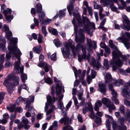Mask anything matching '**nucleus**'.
I'll use <instances>...</instances> for the list:
<instances>
[{
  "label": "nucleus",
  "instance_id": "nucleus-12",
  "mask_svg": "<svg viewBox=\"0 0 130 130\" xmlns=\"http://www.w3.org/2000/svg\"><path fill=\"white\" fill-rule=\"evenodd\" d=\"M117 40L120 42L123 43L127 49L130 47V43L128 42V39H123L121 37H119L117 39Z\"/></svg>",
  "mask_w": 130,
  "mask_h": 130
},
{
  "label": "nucleus",
  "instance_id": "nucleus-41",
  "mask_svg": "<svg viewBox=\"0 0 130 130\" xmlns=\"http://www.w3.org/2000/svg\"><path fill=\"white\" fill-rule=\"evenodd\" d=\"M22 122L24 124H28L29 121L28 119L25 117H23L22 118Z\"/></svg>",
  "mask_w": 130,
  "mask_h": 130
},
{
  "label": "nucleus",
  "instance_id": "nucleus-35",
  "mask_svg": "<svg viewBox=\"0 0 130 130\" xmlns=\"http://www.w3.org/2000/svg\"><path fill=\"white\" fill-rule=\"evenodd\" d=\"M66 9H63L62 10H60L59 12V16L60 18L65 16Z\"/></svg>",
  "mask_w": 130,
  "mask_h": 130
},
{
  "label": "nucleus",
  "instance_id": "nucleus-19",
  "mask_svg": "<svg viewBox=\"0 0 130 130\" xmlns=\"http://www.w3.org/2000/svg\"><path fill=\"white\" fill-rule=\"evenodd\" d=\"M105 82L107 83L110 82H113V80L112 79L111 74L109 73H106V75L105 78Z\"/></svg>",
  "mask_w": 130,
  "mask_h": 130
},
{
  "label": "nucleus",
  "instance_id": "nucleus-63",
  "mask_svg": "<svg viewBox=\"0 0 130 130\" xmlns=\"http://www.w3.org/2000/svg\"><path fill=\"white\" fill-rule=\"evenodd\" d=\"M105 52L108 54H109L110 53V50L108 47H106L104 48Z\"/></svg>",
  "mask_w": 130,
  "mask_h": 130
},
{
  "label": "nucleus",
  "instance_id": "nucleus-18",
  "mask_svg": "<svg viewBox=\"0 0 130 130\" xmlns=\"http://www.w3.org/2000/svg\"><path fill=\"white\" fill-rule=\"evenodd\" d=\"M101 2L102 3L104 6H106L108 8L110 7V5L113 4L111 0H101Z\"/></svg>",
  "mask_w": 130,
  "mask_h": 130
},
{
  "label": "nucleus",
  "instance_id": "nucleus-59",
  "mask_svg": "<svg viewBox=\"0 0 130 130\" xmlns=\"http://www.w3.org/2000/svg\"><path fill=\"white\" fill-rule=\"evenodd\" d=\"M26 108H27L28 107V111H30L31 112V113H34V112H32V110H33V108L32 107L30 106L28 107V105L27 104L26 106Z\"/></svg>",
  "mask_w": 130,
  "mask_h": 130
},
{
  "label": "nucleus",
  "instance_id": "nucleus-8",
  "mask_svg": "<svg viewBox=\"0 0 130 130\" xmlns=\"http://www.w3.org/2000/svg\"><path fill=\"white\" fill-rule=\"evenodd\" d=\"M123 24L121 26V27L123 29L127 30H130V21L127 17L125 15H122Z\"/></svg>",
  "mask_w": 130,
  "mask_h": 130
},
{
  "label": "nucleus",
  "instance_id": "nucleus-53",
  "mask_svg": "<svg viewBox=\"0 0 130 130\" xmlns=\"http://www.w3.org/2000/svg\"><path fill=\"white\" fill-rule=\"evenodd\" d=\"M72 128L70 125H67L63 128V130H72Z\"/></svg>",
  "mask_w": 130,
  "mask_h": 130
},
{
  "label": "nucleus",
  "instance_id": "nucleus-52",
  "mask_svg": "<svg viewBox=\"0 0 130 130\" xmlns=\"http://www.w3.org/2000/svg\"><path fill=\"white\" fill-rule=\"evenodd\" d=\"M112 82L113 83V85L112 84H110L108 86V88L109 90L111 91L114 90L113 88V86H115L113 85L115 84L113 82Z\"/></svg>",
  "mask_w": 130,
  "mask_h": 130
},
{
  "label": "nucleus",
  "instance_id": "nucleus-6",
  "mask_svg": "<svg viewBox=\"0 0 130 130\" xmlns=\"http://www.w3.org/2000/svg\"><path fill=\"white\" fill-rule=\"evenodd\" d=\"M130 110L128 109H127L125 118L124 119V118H122L119 119L118 121L120 123V125L118 130H127V127L123 124V123L127 120L130 123Z\"/></svg>",
  "mask_w": 130,
  "mask_h": 130
},
{
  "label": "nucleus",
  "instance_id": "nucleus-2",
  "mask_svg": "<svg viewBox=\"0 0 130 130\" xmlns=\"http://www.w3.org/2000/svg\"><path fill=\"white\" fill-rule=\"evenodd\" d=\"M72 41L71 40L69 41V43L65 42L64 43V48L61 49L63 55L64 56H68L69 54V48H71L72 52L75 56L79 50L80 49L82 54L81 55H79L78 57V60L80 62H81L83 59L87 60L89 62L90 61V56L86 55V46L84 45L78 44L76 46V48L72 44Z\"/></svg>",
  "mask_w": 130,
  "mask_h": 130
},
{
  "label": "nucleus",
  "instance_id": "nucleus-5",
  "mask_svg": "<svg viewBox=\"0 0 130 130\" xmlns=\"http://www.w3.org/2000/svg\"><path fill=\"white\" fill-rule=\"evenodd\" d=\"M11 76H8L4 82V85L6 87H8L10 86H15L16 85H18L19 84V77L17 76H14V80L15 82L14 83H13L14 82V80H11Z\"/></svg>",
  "mask_w": 130,
  "mask_h": 130
},
{
  "label": "nucleus",
  "instance_id": "nucleus-44",
  "mask_svg": "<svg viewBox=\"0 0 130 130\" xmlns=\"http://www.w3.org/2000/svg\"><path fill=\"white\" fill-rule=\"evenodd\" d=\"M94 9H99V10L101 9H103L100 5L95 3H94Z\"/></svg>",
  "mask_w": 130,
  "mask_h": 130
},
{
  "label": "nucleus",
  "instance_id": "nucleus-23",
  "mask_svg": "<svg viewBox=\"0 0 130 130\" xmlns=\"http://www.w3.org/2000/svg\"><path fill=\"white\" fill-rule=\"evenodd\" d=\"M114 83V86H119L122 85L124 83V81L121 79H119L117 80H113V81Z\"/></svg>",
  "mask_w": 130,
  "mask_h": 130
},
{
  "label": "nucleus",
  "instance_id": "nucleus-4",
  "mask_svg": "<svg viewBox=\"0 0 130 130\" xmlns=\"http://www.w3.org/2000/svg\"><path fill=\"white\" fill-rule=\"evenodd\" d=\"M12 47L11 50H9V52L6 53V58L8 60L11 57V53H12L13 56L16 58V61L15 63L14 72L15 73H18L20 72L22 73L24 70L23 67H20V58L19 56L21 55V53L19 50L17 48L16 45L11 46Z\"/></svg>",
  "mask_w": 130,
  "mask_h": 130
},
{
  "label": "nucleus",
  "instance_id": "nucleus-40",
  "mask_svg": "<svg viewBox=\"0 0 130 130\" xmlns=\"http://www.w3.org/2000/svg\"><path fill=\"white\" fill-rule=\"evenodd\" d=\"M58 108L60 109L63 110L64 108L63 104L61 101H58Z\"/></svg>",
  "mask_w": 130,
  "mask_h": 130
},
{
  "label": "nucleus",
  "instance_id": "nucleus-10",
  "mask_svg": "<svg viewBox=\"0 0 130 130\" xmlns=\"http://www.w3.org/2000/svg\"><path fill=\"white\" fill-rule=\"evenodd\" d=\"M87 50L88 51L91 52L92 48L95 49L96 48V43L95 41L88 38H87Z\"/></svg>",
  "mask_w": 130,
  "mask_h": 130
},
{
  "label": "nucleus",
  "instance_id": "nucleus-58",
  "mask_svg": "<svg viewBox=\"0 0 130 130\" xmlns=\"http://www.w3.org/2000/svg\"><path fill=\"white\" fill-rule=\"evenodd\" d=\"M119 110L120 112L123 114L124 113V106H121L119 108Z\"/></svg>",
  "mask_w": 130,
  "mask_h": 130
},
{
  "label": "nucleus",
  "instance_id": "nucleus-7",
  "mask_svg": "<svg viewBox=\"0 0 130 130\" xmlns=\"http://www.w3.org/2000/svg\"><path fill=\"white\" fill-rule=\"evenodd\" d=\"M6 35L8 40L10 41V42L8 48L10 50L12 48L11 46L16 45L15 43L17 42V39L16 38L12 37V33L10 31H7L6 32Z\"/></svg>",
  "mask_w": 130,
  "mask_h": 130
},
{
  "label": "nucleus",
  "instance_id": "nucleus-54",
  "mask_svg": "<svg viewBox=\"0 0 130 130\" xmlns=\"http://www.w3.org/2000/svg\"><path fill=\"white\" fill-rule=\"evenodd\" d=\"M112 100L114 101L115 103L116 104H119V102L116 97H112Z\"/></svg>",
  "mask_w": 130,
  "mask_h": 130
},
{
  "label": "nucleus",
  "instance_id": "nucleus-27",
  "mask_svg": "<svg viewBox=\"0 0 130 130\" xmlns=\"http://www.w3.org/2000/svg\"><path fill=\"white\" fill-rule=\"evenodd\" d=\"M25 101L27 103L28 102V99L27 98H23L22 97H20V98L17 99L16 100V102L17 104H18L20 102L22 101Z\"/></svg>",
  "mask_w": 130,
  "mask_h": 130
},
{
  "label": "nucleus",
  "instance_id": "nucleus-1",
  "mask_svg": "<svg viewBox=\"0 0 130 130\" xmlns=\"http://www.w3.org/2000/svg\"><path fill=\"white\" fill-rule=\"evenodd\" d=\"M73 15L74 18L73 19L72 23L74 24V32L75 34V40L76 42L77 43H82L84 40L85 36L84 35L81 33L83 30L82 29H80L79 30V31H81L78 36L77 30L78 29L77 26V23H78L79 26V27H83L84 30L87 31L88 34H90L91 36L92 35V33H90V31L91 29V27L93 29L95 28V24L93 23H90L89 19L86 17H83V22L81 21V17L80 15L78 13L76 14L73 13Z\"/></svg>",
  "mask_w": 130,
  "mask_h": 130
},
{
  "label": "nucleus",
  "instance_id": "nucleus-47",
  "mask_svg": "<svg viewBox=\"0 0 130 130\" xmlns=\"http://www.w3.org/2000/svg\"><path fill=\"white\" fill-rule=\"evenodd\" d=\"M41 29L42 33L44 36H46L47 34V32L46 30L45 27L44 26H42Z\"/></svg>",
  "mask_w": 130,
  "mask_h": 130
},
{
  "label": "nucleus",
  "instance_id": "nucleus-17",
  "mask_svg": "<svg viewBox=\"0 0 130 130\" xmlns=\"http://www.w3.org/2000/svg\"><path fill=\"white\" fill-rule=\"evenodd\" d=\"M61 123H64L65 124H68L69 123V118L67 116H65L64 117H62L59 121Z\"/></svg>",
  "mask_w": 130,
  "mask_h": 130
},
{
  "label": "nucleus",
  "instance_id": "nucleus-24",
  "mask_svg": "<svg viewBox=\"0 0 130 130\" xmlns=\"http://www.w3.org/2000/svg\"><path fill=\"white\" fill-rule=\"evenodd\" d=\"M45 17V14L43 12L41 13V14H39V19L42 24H44V21L45 20L44 19Z\"/></svg>",
  "mask_w": 130,
  "mask_h": 130
},
{
  "label": "nucleus",
  "instance_id": "nucleus-26",
  "mask_svg": "<svg viewBox=\"0 0 130 130\" xmlns=\"http://www.w3.org/2000/svg\"><path fill=\"white\" fill-rule=\"evenodd\" d=\"M48 30L50 33L52 34L53 35H56L58 33V32L56 29L53 28L51 27H49L48 28Z\"/></svg>",
  "mask_w": 130,
  "mask_h": 130
},
{
  "label": "nucleus",
  "instance_id": "nucleus-15",
  "mask_svg": "<svg viewBox=\"0 0 130 130\" xmlns=\"http://www.w3.org/2000/svg\"><path fill=\"white\" fill-rule=\"evenodd\" d=\"M6 41L4 37L2 36H0V50H4L5 48V46L3 43H5Z\"/></svg>",
  "mask_w": 130,
  "mask_h": 130
},
{
  "label": "nucleus",
  "instance_id": "nucleus-3",
  "mask_svg": "<svg viewBox=\"0 0 130 130\" xmlns=\"http://www.w3.org/2000/svg\"><path fill=\"white\" fill-rule=\"evenodd\" d=\"M109 44L113 50L112 52V60L111 61V64L112 65L113 70L115 71L118 67L122 66V62L121 61L119 57L121 58L123 60L126 61L127 59V57L126 56L122 55L121 53L118 50L117 47L113 43L112 40L109 41Z\"/></svg>",
  "mask_w": 130,
  "mask_h": 130
},
{
  "label": "nucleus",
  "instance_id": "nucleus-38",
  "mask_svg": "<svg viewBox=\"0 0 130 130\" xmlns=\"http://www.w3.org/2000/svg\"><path fill=\"white\" fill-rule=\"evenodd\" d=\"M103 64L104 68L108 70L109 68V66L108 64V61L107 59H104Z\"/></svg>",
  "mask_w": 130,
  "mask_h": 130
},
{
  "label": "nucleus",
  "instance_id": "nucleus-20",
  "mask_svg": "<svg viewBox=\"0 0 130 130\" xmlns=\"http://www.w3.org/2000/svg\"><path fill=\"white\" fill-rule=\"evenodd\" d=\"M75 0H71L70 2V5L67 7V9L70 15L71 14V11L73 7V3L75 2Z\"/></svg>",
  "mask_w": 130,
  "mask_h": 130
},
{
  "label": "nucleus",
  "instance_id": "nucleus-31",
  "mask_svg": "<svg viewBox=\"0 0 130 130\" xmlns=\"http://www.w3.org/2000/svg\"><path fill=\"white\" fill-rule=\"evenodd\" d=\"M109 7L113 11L117 13H119V11L117 10V8L113 4L110 5Z\"/></svg>",
  "mask_w": 130,
  "mask_h": 130
},
{
  "label": "nucleus",
  "instance_id": "nucleus-50",
  "mask_svg": "<svg viewBox=\"0 0 130 130\" xmlns=\"http://www.w3.org/2000/svg\"><path fill=\"white\" fill-rule=\"evenodd\" d=\"M34 21L35 24L38 27L39 26V22L38 19L35 18L34 19Z\"/></svg>",
  "mask_w": 130,
  "mask_h": 130
},
{
  "label": "nucleus",
  "instance_id": "nucleus-62",
  "mask_svg": "<svg viewBox=\"0 0 130 130\" xmlns=\"http://www.w3.org/2000/svg\"><path fill=\"white\" fill-rule=\"evenodd\" d=\"M4 55L3 54L0 55V61L2 63L4 62Z\"/></svg>",
  "mask_w": 130,
  "mask_h": 130
},
{
  "label": "nucleus",
  "instance_id": "nucleus-37",
  "mask_svg": "<svg viewBox=\"0 0 130 130\" xmlns=\"http://www.w3.org/2000/svg\"><path fill=\"white\" fill-rule=\"evenodd\" d=\"M21 78L22 82L25 83V80L27 79V76L26 74L24 73H22L21 75Z\"/></svg>",
  "mask_w": 130,
  "mask_h": 130
},
{
  "label": "nucleus",
  "instance_id": "nucleus-61",
  "mask_svg": "<svg viewBox=\"0 0 130 130\" xmlns=\"http://www.w3.org/2000/svg\"><path fill=\"white\" fill-rule=\"evenodd\" d=\"M73 99L74 102V104L76 106H77L78 103V102L77 99L75 96H73Z\"/></svg>",
  "mask_w": 130,
  "mask_h": 130
},
{
  "label": "nucleus",
  "instance_id": "nucleus-45",
  "mask_svg": "<svg viewBox=\"0 0 130 130\" xmlns=\"http://www.w3.org/2000/svg\"><path fill=\"white\" fill-rule=\"evenodd\" d=\"M103 11V9H101L99 10V15L100 20H101L105 16V14L102 13Z\"/></svg>",
  "mask_w": 130,
  "mask_h": 130
},
{
  "label": "nucleus",
  "instance_id": "nucleus-60",
  "mask_svg": "<svg viewBox=\"0 0 130 130\" xmlns=\"http://www.w3.org/2000/svg\"><path fill=\"white\" fill-rule=\"evenodd\" d=\"M87 9H88V12L89 14L91 17H92L93 15V13L91 7H88Z\"/></svg>",
  "mask_w": 130,
  "mask_h": 130
},
{
  "label": "nucleus",
  "instance_id": "nucleus-55",
  "mask_svg": "<svg viewBox=\"0 0 130 130\" xmlns=\"http://www.w3.org/2000/svg\"><path fill=\"white\" fill-rule=\"evenodd\" d=\"M16 115L15 114L13 115V114H11L10 117V119L11 120V121L13 122V120L15 119L16 118Z\"/></svg>",
  "mask_w": 130,
  "mask_h": 130
},
{
  "label": "nucleus",
  "instance_id": "nucleus-34",
  "mask_svg": "<svg viewBox=\"0 0 130 130\" xmlns=\"http://www.w3.org/2000/svg\"><path fill=\"white\" fill-rule=\"evenodd\" d=\"M55 109V107L54 106L52 105L50 107V108L47 112L46 114V115H47L52 112Z\"/></svg>",
  "mask_w": 130,
  "mask_h": 130
},
{
  "label": "nucleus",
  "instance_id": "nucleus-46",
  "mask_svg": "<svg viewBox=\"0 0 130 130\" xmlns=\"http://www.w3.org/2000/svg\"><path fill=\"white\" fill-rule=\"evenodd\" d=\"M91 74L92 77L93 78H94L96 75V72L93 69H92L91 70Z\"/></svg>",
  "mask_w": 130,
  "mask_h": 130
},
{
  "label": "nucleus",
  "instance_id": "nucleus-51",
  "mask_svg": "<svg viewBox=\"0 0 130 130\" xmlns=\"http://www.w3.org/2000/svg\"><path fill=\"white\" fill-rule=\"evenodd\" d=\"M45 82L48 84H52V80L49 78H47L45 79Z\"/></svg>",
  "mask_w": 130,
  "mask_h": 130
},
{
  "label": "nucleus",
  "instance_id": "nucleus-64",
  "mask_svg": "<svg viewBox=\"0 0 130 130\" xmlns=\"http://www.w3.org/2000/svg\"><path fill=\"white\" fill-rule=\"evenodd\" d=\"M42 36L40 34H39V36L38 39V41L39 43H40L42 42Z\"/></svg>",
  "mask_w": 130,
  "mask_h": 130
},
{
  "label": "nucleus",
  "instance_id": "nucleus-21",
  "mask_svg": "<svg viewBox=\"0 0 130 130\" xmlns=\"http://www.w3.org/2000/svg\"><path fill=\"white\" fill-rule=\"evenodd\" d=\"M46 96L47 101L49 104H53L56 101V98L54 96H53L52 99L51 96L49 95L47 96Z\"/></svg>",
  "mask_w": 130,
  "mask_h": 130
},
{
  "label": "nucleus",
  "instance_id": "nucleus-30",
  "mask_svg": "<svg viewBox=\"0 0 130 130\" xmlns=\"http://www.w3.org/2000/svg\"><path fill=\"white\" fill-rule=\"evenodd\" d=\"M58 127V122L55 121L53 122L52 125L49 127L48 130H53V127Z\"/></svg>",
  "mask_w": 130,
  "mask_h": 130
},
{
  "label": "nucleus",
  "instance_id": "nucleus-32",
  "mask_svg": "<svg viewBox=\"0 0 130 130\" xmlns=\"http://www.w3.org/2000/svg\"><path fill=\"white\" fill-rule=\"evenodd\" d=\"M33 50L37 53L39 54L40 51L41 50V47L40 46L39 47H34L33 48Z\"/></svg>",
  "mask_w": 130,
  "mask_h": 130
},
{
  "label": "nucleus",
  "instance_id": "nucleus-49",
  "mask_svg": "<svg viewBox=\"0 0 130 130\" xmlns=\"http://www.w3.org/2000/svg\"><path fill=\"white\" fill-rule=\"evenodd\" d=\"M5 17L7 20L8 22H11V20L13 19V17L12 15L6 16Z\"/></svg>",
  "mask_w": 130,
  "mask_h": 130
},
{
  "label": "nucleus",
  "instance_id": "nucleus-16",
  "mask_svg": "<svg viewBox=\"0 0 130 130\" xmlns=\"http://www.w3.org/2000/svg\"><path fill=\"white\" fill-rule=\"evenodd\" d=\"M102 105V103L101 101L98 100L95 104L94 109L96 111H99V108Z\"/></svg>",
  "mask_w": 130,
  "mask_h": 130
},
{
  "label": "nucleus",
  "instance_id": "nucleus-48",
  "mask_svg": "<svg viewBox=\"0 0 130 130\" xmlns=\"http://www.w3.org/2000/svg\"><path fill=\"white\" fill-rule=\"evenodd\" d=\"M88 107L87 108V109H88L90 111H93L92 106L91 103H89L88 104Z\"/></svg>",
  "mask_w": 130,
  "mask_h": 130
},
{
  "label": "nucleus",
  "instance_id": "nucleus-43",
  "mask_svg": "<svg viewBox=\"0 0 130 130\" xmlns=\"http://www.w3.org/2000/svg\"><path fill=\"white\" fill-rule=\"evenodd\" d=\"M94 121L95 122L98 124H100L101 123V118L100 117H95V118L94 119Z\"/></svg>",
  "mask_w": 130,
  "mask_h": 130
},
{
  "label": "nucleus",
  "instance_id": "nucleus-13",
  "mask_svg": "<svg viewBox=\"0 0 130 130\" xmlns=\"http://www.w3.org/2000/svg\"><path fill=\"white\" fill-rule=\"evenodd\" d=\"M98 90L104 94H106L105 84L104 83H100L99 84Z\"/></svg>",
  "mask_w": 130,
  "mask_h": 130
},
{
  "label": "nucleus",
  "instance_id": "nucleus-14",
  "mask_svg": "<svg viewBox=\"0 0 130 130\" xmlns=\"http://www.w3.org/2000/svg\"><path fill=\"white\" fill-rule=\"evenodd\" d=\"M61 85L60 81H58L56 87V95H59L61 91Z\"/></svg>",
  "mask_w": 130,
  "mask_h": 130
},
{
  "label": "nucleus",
  "instance_id": "nucleus-28",
  "mask_svg": "<svg viewBox=\"0 0 130 130\" xmlns=\"http://www.w3.org/2000/svg\"><path fill=\"white\" fill-rule=\"evenodd\" d=\"M53 42L55 45L57 47H60L62 45L61 43L57 39H54Z\"/></svg>",
  "mask_w": 130,
  "mask_h": 130
},
{
  "label": "nucleus",
  "instance_id": "nucleus-11",
  "mask_svg": "<svg viewBox=\"0 0 130 130\" xmlns=\"http://www.w3.org/2000/svg\"><path fill=\"white\" fill-rule=\"evenodd\" d=\"M91 62L90 63L91 65H92L93 69L96 70H98L101 67V65L98 61L96 62L94 58L92 57L91 58Z\"/></svg>",
  "mask_w": 130,
  "mask_h": 130
},
{
  "label": "nucleus",
  "instance_id": "nucleus-57",
  "mask_svg": "<svg viewBox=\"0 0 130 130\" xmlns=\"http://www.w3.org/2000/svg\"><path fill=\"white\" fill-rule=\"evenodd\" d=\"M92 77L90 75H88L87 77V80L88 84H89L91 82Z\"/></svg>",
  "mask_w": 130,
  "mask_h": 130
},
{
  "label": "nucleus",
  "instance_id": "nucleus-29",
  "mask_svg": "<svg viewBox=\"0 0 130 130\" xmlns=\"http://www.w3.org/2000/svg\"><path fill=\"white\" fill-rule=\"evenodd\" d=\"M36 11L37 12L39 13H41L42 9L41 5L40 4H38L36 6Z\"/></svg>",
  "mask_w": 130,
  "mask_h": 130
},
{
  "label": "nucleus",
  "instance_id": "nucleus-9",
  "mask_svg": "<svg viewBox=\"0 0 130 130\" xmlns=\"http://www.w3.org/2000/svg\"><path fill=\"white\" fill-rule=\"evenodd\" d=\"M130 87V82H128L125 84L123 89L122 91V95L127 99L130 98V96L128 93V89Z\"/></svg>",
  "mask_w": 130,
  "mask_h": 130
},
{
  "label": "nucleus",
  "instance_id": "nucleus-39",
  "mask_svg": "<svg viewBox=\"0 0 130 130\" xmlns=\"http://www.w3.org/2000/svg\"><path fill=\"white\" fill-rule=\"evenodd\" d=\"M3 12L4 13L5 16H7V14L11 13V9L8 8L5 10L3 11Z\"/></svg>",
  "mask_w": 130,
  "mask_h": 130
},
{
  "label": "nucleus",
  "instance_id": "nucleus-42",
  "mask_svg": "<svg viewBox=\"0 0 130 130\" xmlns=\"http://www.w3.org/2000/svg\"><path fill=\"white\" fill-rule=\"evenodd\" d=\"M15 106L14 105H11L9 107H7V108L10 112H13L14 110Z\"/></svg>",
  "mask_w": 130,
  "mask_h": 130
},
{
  "label": "nucleus",
  "instance_id": "nucleus-33",
  "mask_svg": "<svg viewBox=\"0 0 130 130\" xmlns=\"http://www.w3.org/2000/svg\"><path fill=\"white\" fill-rule=\"evenodd\" d=\"M15 86H10L7 87V91L8 93L10 94H11L13 91L14 90V88Z\"/></svg>",
  "mask_w": 130,
  "mask_h": 130
},
{
  "label": "nucleus",
  "instance_id": "nucleus-22",
  "mask_svg": "<svg viewBox=\"0 0 130 130\" xmlns=\"http://www.w3.org/2000/svg\"><path fill=\"white\" fill-rule=\"evenodd\" d=\"M3 119L0 120V123L4 124L7 122V119L9 118V116L8 113H5L3 115Z\"/></svg>",
  "mask_w": 130,
  "mask_h": 130
},
{
  "label": "nucleus",
  "instance_id": "nucleus-36",
  "mask_svg": "<svg viewBox=\"0 0 130 130\" xmlns=\"http://www.w3.org/2000/svg\"><path fill=\"white\" fill-rule=\"evenodd\" d=\"M102 101L103 104L106 105V106H107V104L110 103V100L105 98L102 99Z\"/></svg>",
  "mask_w": 130,
  "mask_h": 130
},
{
  "label": "nucleus",
  "instance_id": "nucleus-56",
  "mask_svg": "<svg viewBox=\"0 0 130 130\" xmlns=\"http://www.w3.org/2000/svg\"><path fill=\"white\" fill-rule=\"evenodd\" d=\"M3 29L6 32L10 31L9 29V28L8 26L6 24H5L4 25Z\"/></svg>",
  "mask_w": 130,
  "mask_h": 130
},
{
  "label": "nucleus",
  "instance_id": "nucleus-25",
  "mask_svg": "<svg viewBox=\"0 0 130 130\" xmlns=\"http://www.w3.org/2000/svg\"><path fill=\"white\" fill-rule=\"evenodd\" d=\"M106 106L108 108L109 111L110 112H111L112 110L115 109V107L114 105L110 102L107 104Z\"/></svg>",
  "mask_w": 130,
  "mask_h": 130
}]
</instances>
